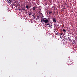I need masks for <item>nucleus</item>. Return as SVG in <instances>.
I'll return each mask as SVG.
<instances>
[{
    "mask_svg": "<svg viewBox=\"0 0 77 77\" xmlns=\"http://www.w3.org/2000/svg\"><path fill=\"white\" fill-rule=\"evenodd\" d=\"M51 28H52V27L51 26Z\"/></svg>",
    "mask_w": 77,
    "mask_h": 77,
    "instance_id": "obj_30",
    "label": "nucleus"
},
{
    "mask_svg": "<svg viewBox=\"0 0 77 77\" xmlns=\"http://www.w3.org/2000/svg\"><path fill=\"white\" fill-rule=\"evenodd\" d=\"M28 1H29V2H31V0H27Z\"/></svg>",
    "mask_w": 77,
    "mask_h": 77,
    "instance_id": "obj_18",
    "label": "nucleus"
},
{
    "mask_svg": "<svg viewBox=\"0 0 77 77\" xmlns=\"http://www.w3.org/2000/svg\"><path fill=\"white\" fill-rule=\"evenodd\" d=\"M63 32H66V30H65V29H63Z\"/></svg>",
    "mask_w": 77,
    "mask_h": 77,
    "instance_id": "obj_9",
    "label": "nucleus"
},
{
    "mask_svg": "<svg viewBox=\"0 0 77 77\" xmlns=\"http://www.w3.org/2000/svg\"><path fill=\"white\" fill-rule=\"evenodd\" d=\"M32 14H32V13H31V15H32Z\"/></svg>",
    "mask_w": 77,
    "mask_h": 77,
    "instance_id": "obj_28",
    "label": "nucleus"
},
{
    "mask_svg": "<svg viewBox=\"0 0 77 77\" xmlns=\"http://www.w3.org/2000/svg\"><path fill=\"white\" fill-rule=\"evenodd\" d=\"M25 10H26V8H23L22 9V10H24V11H25Z\"/></svg>",
    "mask_w": 77,
    "mask_h": 77,
    "instance_id": "obj_15",
    "label": "nucleus"
},
{
    "mask_svg": "<svg viewBox=\"0 0 77 77\" xmlns=\"http://www.w3.org/2000/svg\"><path fill=\"white\" fill-rule=\"evenodd\" d=\"M43 19V21L44 22V20H44V19Z\"/></svg>",
    "mask_w": 77,
    "mask_h": 77,
    "instance_id": "obj_19",
    "label": "nucleus"
},
{
    "mask_svg": "<svg viewBox=\"0 0 77 77\" xmlns=\"http://www.w3.org/2000/svg\"><path fill=\"white\" fill-rule=\"evenodd\" d=\"M49 27H51V25H50H50H49Z\"/></svg>",
    "mask_w": 77,
    "mask_h": 77,
    "instance_id": "obj_22",
    "label": "nucleus"
},
{
    "mask_svg": "<svg viewBox=\"0 0 77 77\" xmlns=\"http://www.w3.org/2000/svg\"><path fill=\"white\" fill-rule=\"evenodd\" d=\"M37 19H38V20H39V16H37Z\"/></svg>",
    "mask_w": 77,
    "mask_h": 77,
    "instance_id": "obj_8",
    "label": "nucleus"
},
{
    "mask_svg": "<svg viewBox=\"0 0 77 77\" xmlns=\"http://www.w3.org/2000/svg\"><path fill=\"white\" fill-rule=\"evenodd\" d=\"M44 22L45 23H48V19L45 20Z\"/></svg>",
    "mask_w": 77,
    "mask_h": 77,
    "instance_id": "obj_1",
    "label": "nucleus"
},
{
    "mask_svg": "<svg viewBox=\"0 0 77 77\" xmlns=\"http://www.w3.org/2000/svg\"><path fill=\"white\" fill-rule=\"evenodd\" d=\"M29 4H31V3L29 2Z\"/></svg>",
    "mask_w": 77,
    "mask_h": 77,
    "instance_id": "obj_26",
    "label": "nucleus"
},
{
    "mask_svg": "<svg viewBox=\"0 0 77 77\" xmlns=\"http://www.w3.org/2000/svg\"><path fill=\"white\" fill-rule=\"evenodd\" d=\"M8 1V3H11V0H7Z\"/></svg>",
    "mask_w": 77,
    "mask_h": 77,
    "instance_id": "obj_5",
    "label": "nucleus"
},
{
    "mask_svg": "<svg viewBox=\"0 0 77 77\" xmlns=\"http://www.w3.org/2000/svg\"><path fill=\"white\" fill-rule=\"evenodd\" d=\"M36 9V7H34L32 8L33 11H35Z\"/></svg>",
    "mask_w": 77,
    "mask_h": 77,
    "instance_id": "obj_4",
    "label": "nucleus"
},
{
    "mask_svg": "<svg viewBox=\"0 0 77 77\" xmlns=\"http://www.w3.org/2000/svg\"><path fill=\"white\" fill-rule=\"evenodd\" d=\"M50 25V23H49L48 24H47V26H48V25Z\"/></svg>",
    "mask_w": 77,
    "mask_h": 77,
    "instance_id": "obj_17",
    "label": "nucleus"
},
{
    "mask_svg": "<svg viewBox=\"0 0 77 77\" xmlns=\"http://www.w3.org/2000/svg\"><path fill=\"white\" fill-rule=\"evenodd\" d=\"M60 38H62V36H61L60 35Z\"/></svg>",
    "mask_w": 77,
    "mask_h": 77,
    "instance_id": "obj_21",
    "label": "nucleus"
},
{
    "mask_svg": "<svg viewBox=\"0 0 77 77\" xmlns=\"http://www.w3.org/2000/svg\"><path fill=\"white\" fill-rule=\"evenodd\" d=\"M36 20H38V18H36Z\"/></svg>",
    "mask_w": 77,
    "mask_h": 77,
    "instance_id": "obj_27",
    "label": "nucleus"
},
{
    "mask_svg": "<svg viewBox=\"0 0 77 77\" xmlns=\"http://www.w3.org/2000/svg\"><path fill=\"white\" fill-rule=\"evenodd\" d=\"M58 26H59V24L57 25V27Z\"/></svg>",
    "mask_w": 77,
    "mask_h": 77,
    "instance_id": "obj_24",
    "label": "nucleus"
},
{
    "mask_svg": "<svg viewBox=\"0 0 77 77\" xmlns=\"http://www.w3.org/2000/svg\"><path fill=\"white\" fill-rule=\"evenodd\" d=\"M52 11H50L49 12V14H52Z\"/></svg>",
    "mask_w": 77,
    "mask_h": 77,
    "instance_id": "obj_10",
    "label": "nucleus"
},
{
    "mask_svg": "<svg viewBox=\"0 0 77 77\" xmlns=\"http://www.w3.org/2000/svg\"><path fill=\"white\" fill-rule=\"evenodd\" d=\"M58 35H59V34Z\"/></svg>",
    "mask_w": 77,
    "mask_h": 77,
    "instance_id": "obj_31",
    "label": "nucleus"
},
{
    "mask_svg": "<svg viewBox=\"0 0 77 77\" xmlns=\"http://www.w3.org/2000/svg\"><path fill=\"white\" fill-rule=\"evenodd\" d=\"M63 32H62L60 33V35H63Z\"/></svg>",
    "mask_w": 77,
    "mask_h": 77,
    "instance_id": "obj_11",
    "label": "nucleus"
},
{
    "mask_svg": "<svg viewBox=\"0 0 77 77\" xmlns=\"http://www.w3.org/2000/svg\"><path fill=\"white\" fill-rule=\"evenodd\" d=\"M32 17H33L34 18H35V16H34V15H32Z\"/></svg>",
    "mask_w": 77,
    "mask_h": 77,
    "instance_id": "obj_16",
    "label": "nucleus"
},
{
    "mask_svg": "<svg viewBox=\"0 0 77 77\" xmlns=\"http://www.w3.org/2000/svg\"><path fill=\"white\" fill-rule=\"evenodd\" d=\"M13 5H14V6H15V4H13Z\"/></svg>",
    "mask_w": 77,
    "mask_h": 77,
    "instance_id": "obj_25",
    "label": "nucleus"
},
{
    "mask_svg": "<svg viewBox=\"0 0 77 77\" xmlns=\"http://www.w3.org/2000/svg\"><path fill=\"white\" fill-rule=\"evenodd\" d=\"M68 41H71V38H69V37H68Z\"/></svg>",
    "mask_w": 77,
    "mask_h": 77,
    "instance_id": "obj_6",
    "label": "nucleus"
},
{
    "mask_svg": "<svg viewBox=\"0 0 77 77\" xmlns=\"http://www.w3.org/2000/svg\"><path fill=\"white\" fill-rule=\"evenodd\" d=\"M53 32H56V31H54Z\"/></svg>",
    "mask_w": 77,
    "mask_h": 77,
    "instance_id": "obj_29",
    "label": "nucleus"
},
{
    "mask_svg": "<svg viewBox=\"0 0 77 77\" xmlns=\"http://www.w3.org/2000/svg\"><path fill=\"white\" fill-rule=\"evenodd\" d=\"M26 8H27V9H29V6H26Z\"/></svg>",
    "mask_w": 77,
    "mask_h": 77,
    "instance_id": "obj_12",
    "label": "nucleus"
},
{
    "mask_svg": "<svg viewBox=\"0 0 77 77\" xmlns=\"http://www.w3.org/2000/svg\"><path fill=\"white\" fill-rule=\"evenodd\" d=\"M41 22H42V23H43V20L42 19H41Z\"/></svg>",
    "mask_w": 77,
    "mask_h": 77,
    "instance_id": "obj_14",
    "label": "nucleus"
},
{
    "mask_svg": "<svg viewBox=\"0 0 77 77\" xmlns=\"http://www.w3.org/2000/svg\"><path fill=\"white\" fill-rule=\"evenodd\" d=\"M53 21L54 22V23H56V18H54L53 19Z\"/></svg>",
    "mask_w": 77,
    "mask_h": 77,
    "instance_id": "obj_3",
    "label": "nucleus"
},
{
    "mask_svg": "<svg viewBox=\"0 0 77 77\" xmlns=\"http://www.w3.org/2000/svg\"><path fill=\"white\" fill-rule=\"evenodd\" d=\"M55 26H54V27H56V25H54Z\"/></svg>",
    "mask_w": 77,
    "mask_h": 77,
    "instance_id": "obj_23",
    "label": "nucleus"
},
{
    "mask_svg": "<svg viewBox=\"0 0 77 77\" xmlns=\"http://www.w3.org/2000/svg\"><path fill=\"white\" fill-rule=\"evenodd\" d=\"M50 24L51 26H52V23H51V24Z\"/></svg>",
    "mask_w": 77,
    "mask_h": 77,
    "instance_id": "obj_20",
    "label": "nucleus"
},
{
    "mask_svg": "<svg viewBox=\"0 0 77 77\" xmlns=\"http://www.w3.org/2000/svg\"><path fill=\"white\" fill-rule=\"evenodd\" d=\"M40 17L41 18H42L43 17V14L42 13L40 14Z\"/></svg>",
    "mask_w": 77,
    "mask_h": 77,
    "instance_id": "obj_2",
    "label": "nucleus"
},
{
    "mask_svg": "<svg viewBox=\"0 0 77 77\" xmlns=\"http://www.w3.org/2000/svg\"><path fill=\"white\" fill-rule=\"evenodd\" d=\"M31 14H32V12H29V13H28V14H29V15H31Z\"/></svg>",
    "mask_w": 77,
    "mask_h": 77,
    "instance_id": "obj_7",
    "label": "nucleus"
},
{
    "mask_svg": "<svg viewBox=\"0 0 77 77\" xmlns=\"http://www.w3.org/2000/svg\"><path fill=\"white\" fill-rule=\"evenodd\" d=\"M55 35H58L59 33L58 32H57V33H56V32L55 33Z\"/></svg>",
    "mask_w": 77,
    "mask_h": 77,
    "instance_id": "obj_13",
    "label": "nucleus"
}]
</instances>
